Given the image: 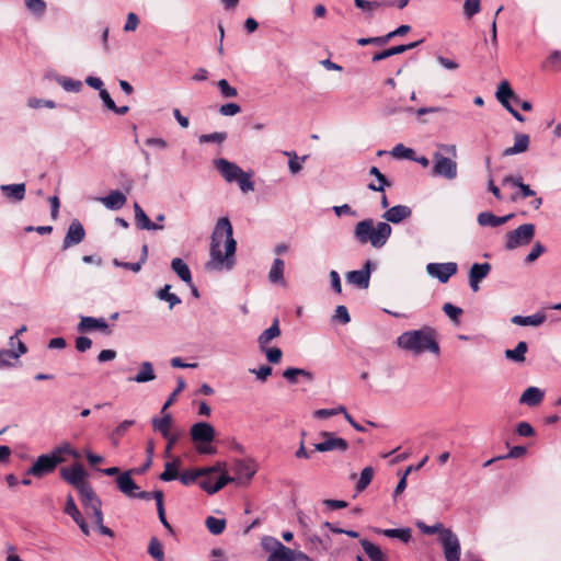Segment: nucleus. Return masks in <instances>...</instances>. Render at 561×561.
Here are the masks:
<instances>
[{
    "label": "nucleus",
    "instance_id": "1",
    "mask_svg": "<svg viewBox=\"0 0 561 561\" xmlns=\"http://www.w3.org/2000/svg\"><path fill=\"white\" fill-rule=\"evenodd\" d=\"M210 261L207 263L208 270H227L234 266V253L237 241L233 238L232 225L228 217H221L210 237Z\"/></svg>",
    "mask_w": 561,
    "mask_h": 561
},
{
    "label": "nucleus",
    "instance_id": "2",
    "mask_svg": "<svg viewBox=\"0 0 561 561\" xmlns=\"http://www.w3.org/2000/svg\"><path fill=\"white\" fill-rule=\"evenodd\" d=\"M400 348L410 351L415 355L424 352H431L435 355L439 354V345L436 341L435 330L431 327H424L420 330L403 332L397 339Z\"/></svg>",
    "mask_w": 561,
    "mask_h": 561
},
{
    "label": "nucleus",
    "instance_id": "3",
    "mask_svg": "<svg viewBox=\"0 0 561 561\" xmlns=\"http://www.w3.org/2000/svg\"><path fill=\"white\" fill-rule=\"evenodd\" d=\"M392 233L390 224L378 221L375 225L374 219L367 218L358 221L354 227V238L359 244H367L375 249L382 248Z\"/></svg>",
    "mask_w": 561,
    "mask_h": 561
},
{
    "label": "nucleus",
    "instance_id": "4",
    "mask_svg": "<svg viewBox=\"0 0 561 561\" xmlns=\"http://www.w3.org/2000/svg\"><path fill=\"white\" fill-rule=\"evenodd\" d=\"M64 455L79 458L78 451L75 450L69 443H64L55 447L50 453L38 456L34 463L27 469L26 474L43 478L54 472L57 466L66 460Z\"/></svg>",
    "mask_w": 561,
    "mask_h": 561
},
{
    "label": "nucleus",
    "instance_id": "5",
    "mask_svg": "<svg viewBox=\"0 0 561 561\" xmlns=\"http://www.w3.org/2000/svg\"><path fill=\"white\" fill-rule=\"evenodd\" d=\"M192 440L197 444V450L199 454L213 455L216 449L210 446V443L215 439V428L207 422L195 423L190 431Z\"/></svg>",
    "mask_w": 561,
    "mask_h": 561
},
{
    "label": "nucleus",
    "instance_id": "6",
    "mask_svg": "<svg viewBox=\"0 0 561 561\" xmlns=\"http://www.w3.org/2000/svg\"><path fill=\"white\" fill-rule=\"evenodd\" d=\"M455 159L456 158L445 156L440 151H435L432 159V174L446 180H455L458 174L457 162Z\"/></svg>",
    "mask_w": 561,
    "mask_h": 561
},
{
    "label": "nucleus",
    "instance_id": "7",
    "mask_svg": "<svg viewBox=\"0 0 561 561\" xmlns=\"http://www.w3.org/2000/svg\"><path fill=\"white\" fill-rule=\"evenodd\" d=\"M321 442L313 444V450L319 453L339 451L344 453L348 449V442L339 437L333 432L322 431L319 433Z\"/></svg>",
    "mask_w": 561,
    "mask_h": 561
},
{
    "label": "nucleus",
    "instance_id": "8",
    "mask_svg": "<svg viewBox=\"0 0 561 561\" xmlns=\"http://www.w3.org/2000/svg\"><path fill=\"white\" fill-rule=\"evenodd\" d=\"M535 236V226L533 224H524L518 228L508 231L505 236V248L514 250L518 247L528 244Z\"/></svg>",
    "mask_w": 561,
    "mask_h": 561
},
{
    "label": "nucleus",
    "instance_id": "9",
    "mask_svg": "<svg viewBox=\"0 0 561 561\" xmlns=\"http://www.w3.org/2000/svg\"><path fill=\"white\" fill-rule=\"evenodd\" d=\"M439 542L443 547L446 561H460V542L456 534L451 530H444L439 536Z\"/></svg>",
    "mask_w": 561,
    "mask_h": 561
},
{
    "label": "nucleus",
    "instance_id": "10",
    "mask_svg": "<svg viewBox=\"0 0 561 561\" xmlns=\"http://www.w3.org/2000/svg\"><path fill=\"white\" fill-rule=\"evenodd\" d=\"M59 474L64 481L77 490L89 484L85 482L87 472L80 463H76L70 468L62 467L59 471Z\"/></svg>",
    "mask_w": 561,
    "mask_h": 561
},
{
    "label": "nucleus",
    "instance_id": "11",
    "mask_svg": "<svg viewBox=\"0 0 561 561\" xmlns=\"http://www.w3.org/2000/svg\"><path fill=\"white\" fill-rule=\"evenodd\" d=\"M77 331L80 333H88L92 331H100L104 335H110L112 330L104 318H95L89 316H82L80 322L77 325Z\"/></svg>",
    "mask_w": 561,
    "mask_h": 561
},
{
    "label": "nucleus",
    "instance_id": "12",
    "mask_svg": "<svg viewBox=\"0 0 561 561\" xmlns=\"http://www.w3.org/2000/svg\"><path fill=\"white\" fill-rule=\"evenodd\" d=\"M458 265L455 262L428 263L426 272L430 276L437 278L440 283H447L457 273Z\"/></svg>",
    "mask_w": 561,
    "mask_h": 561
},
{
    "label": "nucleus",
    "instance_id": "13",
    "mask_svg": "<svg viewBox=\"0 0 561 561\" xmlns=\"http://www.w3.org/2000/svg\"><path fill=\"white\" fill-rule=\"evenodd\" d=\"M82 506L84 507L87 514H91L92 516L102 512V503L101 500L95 494L94 490L90 484L82 486L78 490Z\"/></svg>",
    "mask_w": 561,
    "mask_h": 561
},
{
    "label": "nucleus",
    "instance_id": "14",
    "mask_svg": "<svg viewBox=\"0 0 561 561\" xmlns=\"http://www.w3.org/2000/svg\"><path fill=\"white\" fill-rule=\"evenodd\" d=\"M85 238V230L83 225L78 219H73L66 232L62 241V249L66 250L73 245L81 243Z\"/></svg>",
    "mask_w": 561,
    "mask_h": 561
},
{
    "label": "nucleus",
    "instance_id": "15",
    "mask_svg": "<svg viewBox=\"0 0 561 561\" xmlns=\"http://www.w3.org/2000/svg\"><path fill=\"white\" fill-rule=\"evenodd\" d=\"M203 478L198 485L210 495L220 491L228 483L234 482V478L230 477L227 472H222L215 482H213L210 476H204Z\"/></svg>",
    "mask_w": 561,
    "mask_h": 561
},
{
    "label": "nucleus",
    "instance_id": "16",
    "mask_svg": "<svg viewBox=\"0 0 561 561\" xmlns=\"http://www.w3.org/2000/svg\"><path fill=\"white\" fill-rule=\"evenodd\" d=\"M214 164L222 178L229 183L234 182L240 175H243V171L239 165L224 158L214 160Z\"/></svg>",
    "mask_w": 561,
    "mask_h": 561
},
{
    "label": "nucleus",
    "instance_id": "17",
    "mask_svg": "<svg viewBox=\"0 0 561 561\" xmlns=\"http://www.w3.org/2000/svg\"><path fill=\"white\" fill-rule=\"evenodd\" d=\"M411 216L412 209L407 205H396L393 207L388 208L382 214V218L386 220L385 222H391L393 225H399L403 220L410 218Z\"/></svg>",
    "mask_w": 561,
    "mask_h": 561
},
{
    "label": "nucleus",
    "instance_id": "18",
    "mask_svg": "<svg viewBox=\"0 0 561 561\" xmlns=\"http://www.w3.org/2000/svg\"><path fill=\"white\" fill-rule=\"evenodd\" d=\"M491 268V264L486 262L472 264L469 271V285L473 291L479 290L480 282L489 275Z\"/></svg>",
    "mask_w": 561,
    "mask_h": 561
},
{
    "label": "nucleus",
    "instance_id": "19",
    "mask_svg": "<svg viewBox=\"0 0 561 561\" xmlns=\"http://www.w3.org/2000/svg\"><path fill=\"white\" fill-rule=\"evenodd\" d=\"M135 224L141 230H162L163 226L152 222L138 203L134 204Z\"/></svg>",
    "mask_w": 561,
    "mask_h": 561
},
{
    "label": "nucleus",
    "instance_id": "20",
    "mask_svg": "<svg viewBox=\"0 0 561 561\" xmlns=\"http://www.w3.org/2000/svg\"><path fill=\"white\" fill-rule=\"evenodd\" d=\"M131 470L125 471L121 473L116 479L118 490L128 497H134L136 491L139 490V486L131 478Z\"/></svg>",
    "mask_w": 561,
    "mask_h": 561
},
{
    "label": "nucleus",
    "instance_id": "21",
    "mask_svg": "<svg viewBox=\"0 0 561 561\" xmlns=\"http://www.w3.org/2000/svg\"><path fill=\"white\" fill-rule=\"evenodd\" d=\"M513 217H514V214H508V215L499 217V216H495L491 211H482L478 215L477 220L481 227H493L494 228V227H499V226L506 224Z\"/></svg>",
    "mask_w": 561,
    "mask_h": 561
},
{
    "label": "nucleus",
    "instance_id": "22",
    "mask_svg": "<svg viewBox=\"0 0 561 561\" xmlns=\"http://www.w3.org/2000/svg\"><path fill=\"white\" fill-rule=\"evenodd\" d=\"M423 41H416V42H413V43H410V44H405V45H398V46H393V47H390L388 49H385L382 51H379V53H376L371 60L373 62H377V61H380V60H383L386 58H389L391 56H394V55H398V54H402L407 50H410V49H413L415 47H417Z\"/></svg>",
    "mask_w": 561,
    "mask_h": 561
},
{
    "label": "nucleus",
    "instance_id": "23",
    "mask_svg": "<svg viewBox=\"0 0 561 561\" xmlns=\"http://www.w3.org/2000/svg\"><path fill=\"white\" fill-rule=\"evenodd\" d=\"M100 202L108 209L118 210L127 202L126 195L121 191H111L108 195L101 197Z\"/></svg>",
    "mask_w": 561,
    "mask_h": 561
},
{
    "label": "nucleus",
    "instance_id": "24",
    "mask_svg": "<svg viewBox=\"0 0 561 561\" xmlns=\"http://www.w3.org/2000/svg\"><path fill=\"white\" fill-rule=\"evenodd\" d=\"M502 184L518 187L522 198L533 197L536 195V192L534 190H531V187L528 184H525L523 182V179L520 175H506L502 180Z\"/></svg>",
    "mask_w": 561,
    "mask_h": 561
},
{
    "label": "nucleus",
    "instance_id": "25",
    "mask_svg": "<svg viewBox=\"0 0 561 561\" xmlns=\"http://www.w3.org/2000/svg\"><path fill=\"white\" fill-rule=\"evenodd\" d=\"M280 335L279 320L275 318L270 328L264 330L257 337L260 350H265L270 342Z\"/></svg>",
    "mask_w": 561,
    "mask_h": 561
},
{
    "label": "nucleus",
    "instance_id": "26",
    "mask_svg": "<svg viewBox=\"0 0 561 561\" xmlns=\"http://www.w3.org/2000/svg\"><path fill=\"white\" fill-rule=\"evenodd\" d=\"M545 397V392L537 387H528L520 396L519 403L528 407L538 405Z\"/></svg>",
    "mask_w": 561,
    "mask_h": 561
},
{
    "label": "nucleus",
    "instance_id": "27",
    "mask_svg": "<svg viewBox=\"0 0 561 561\" xmlns=\"http://www.w3.org/2000/svg\"><path fill=\"white\" fill-rule=\"evenodd\" d=\"M529 136L527 134H516L514 137V145L512 147L506 148L503 151L504 157L514 156L518 153L525 152L529 147Z\"/></svg>",
    "mask_w": 561,
    "mask_h": 561
},
{
    "label": "nucleus",
    "instance_id": "28",
    "mask_svg": "<svg viewBox=\"0 0 561 561\" xmlns=\"http://www.w3.org/2000/svg\"><path fill=\"white\" fill-rule=\"evenodd\" d=\"M234 470H236L237 477H233V478H234V481H238V483H243V482L247 483L255 474L254 467L244 460L237 461L234 465Z\"/></svg>",
    "mask_w": 561,
    "mask_h": 561
},
{
    "label": "nucleus",
    "instance_id": "29",
    "mask_svg": "<svg viewBox=\"0 0 561 561\" xmlns=\"http://www.w3.org/2000/svg\"><path fill=\"white\" fill-rule=\"evenodd\" d=\"M283 377L290 385H296L298 382V377H302L307 381L311 382L314 379V375L307 369L288 367L283 371Z\"/></svg>",
    "mask_w": 561,
    "mask_h": 561
},
{
    "label": "nucleus",
    "instance_id": "30",
    "mask_svg": "<svg viewBox=\"0 0 561 561\" xmlns=\"http://www.w3.org/2000/svg\"><path fill=\"white\" fill-rule=\"evenodd\" d=\"M3 195L12 201V202H21L25 197V184L16 183V184H3L0 186Z\"/></svg>",
    "mask_w": 561,
    "mask_h": 561
},
{
    "label": "nucleus",
    "instance_id": "31",
    "mask_svg": "<svg viewBox=\"0 0 561 561\" xmlns=\"http://www.w3.org/2000/svg\"><path fill=\"white\" fill-rule=\"evenodd\" d=\"M156 379V374L153 370V365L150 362H142L139 366V371L134 376L128 378L129 381H134L137 383H146Z\"/></svg>",
    "mask_w": 561,
    "mask_h": 561
},
{
    "label": "nucleus",
    "instance_id": "32",
    "mask_svg": "<svg viewBox=\"0 0 561 561\" xmlns=\"http://www.w3.org/2000/svg\"><path fill=\"white\" fill-rule=\"evenodd\" d=\"M547 317L542 312H537L531 316H514L511 321L514 324L523 327H539L546 321Z\"/></svg>",
    "mask_w": 561,
    "mask_h": 561
},
{
    "label": "nucleus",
    "instance_id": "33",
    "mask_svg": "<svg viewBox=\"0 0 561 561\" xmlns=\"http://www.w3.org/2000/svg\"><path fill=\"white\" fill-rule=\"evenodd\" d=\"M276 550L270 553L266 561H294V550L284 546L280 541H273Z\"/></svg>",
    "mask_w": 561,
    "mask_h": 561
},
{
    "label": "nucleus",
    "instance_id": "34",
    "mask_svg": "<svg viewBox=\"0 0 561 561\" xmlns=\"http://www.w3.org/2000/svg\"><path fill=\"white\" fill-rule=\"evenodd\" d=\"M171 268L182 282H184L187 285H191L192 274L188 265L182 259H173L171 261Z\"/></svg>",
    "mask_w": 561,
    "mask_h": 561
},
{
    "label": "nucleus",
    "instance_id": "35",
    "mask_svg": "<svg viewBox=\"0 0 561 561\" xmlns=\"http://www.w3.org/2000/svg\"><path fill=\"white\" fill-rule=\"evenodd\" d=\"M527 351H528L527 343L525 341H520L517 343L515 348L506 350L504 355H505L506 359L517 363V364H522L526 359L525 354L527 353Z\"/></svg>",
    "mask_w": 561,
    "mask_h": 561
},
{
    "label": "nucleus",
    "instance_id": "36",
    "mask_svg": "<svg viewBox=\"0 0 561 561\" xmlns=\"http://www.w3.org/2000/svg\"><path fill=\"white\" fill-rule=\"evenodd\" d=\"M348 283L357 286L358 288L366 289L369 286L370 278L368 277L367 271L355 270L346 274Z\"/></svg>",
    "mask_w": 561,
    "mask_h": 561
},
{
    "label": "nucleus",
    "instance_id": "37",
    "mask_svg": "<svg viewBox=\"0 0 561 561\" xmlns=\"http://www.w3.org/2000/svg\"><path fill=\"white\" fill-rule=\"evenodd\" d=\"M359 543L370 561H382L383 559H387V556L381 551V549L369 540L360 539Z\"/></svg>",
    "mask_w": 561,
    "mask_h": 561
},
{
    "label": "nucleus",
    "instance_id": "38",
    "mask_svg": "<svg viewBox=\"0 0 561 561\" xmlns=\"http://www.w3.org/2000/svg\"><path fill=\"white\" fill-rule=\"evenodd\" d=\"M495 95L500 103H504L508 100L518 102V96L514 93L507 80H503L499 84Z\"/></svg>",
    "mask_w": 561,
    "mask_h": 561
},
{
    "label": "nucleus",
    "instance_id": "39",
    "mask_svg": "<svg viewBox=\"0 0 561 561\" xmlns=\"http://www.w3.org/2000/svg\"><path fill=\"white\" fill-rule=\"evenodd\" d=\"M172 425V416L171 414H165L161 419L153 417L152 419V426L156 431H158L163 438H169L170 428Z\"/></svg>",
    "mask_w": 561,
    "mask_h": 561
},
{
    "label": "nucleus",
    "instance_id": "40",
    "mask_svg": "<svg viewBox=\"0 0 561 561\" xmlns=\"http://www.w3.org/2000/svg\"><path fill=\"white\" fill-rule=\"evenodd\" d=\"M376 533L382 534L388 538H397L402 542H409L411 539L410 528H392V529H376Z\"/></svg>",
    "mask_w": 561,
    "mask_h": 561
},
{
    "label": "nucleus",
    "instance_id": "41",
    "mask_svg": "<svg viewBox=\"0 0 561 561\" xmlns=\"http://www.w3.org/2000/svg\"><path fill=\"white\" fill-rule=\"evenodd\" d=\"M369 174L376 176L377 181L379 182L378 185H376L374 182L368 184V188L374 192H383L386 186H390L391 183L389 180L379 171L377 167H371L369 170Z\"/></svg>",
    "mask_w": 561,
    "mask_h": 561
},
{
    "label": "nucleus",
    "instance_id": "42",
    "mask_svg": "<svg viewBox=\"0 0 561 561\" xmlns=\"http://www.w3.org/2000/svg\"><path fill=\"white\" fill-rule=\"evenodd\" d=\"M285 263L282 259L276 257L273 261L272 267L268 273V279L271 283H278L284 278Z\"/></svg>",
    "mask_w": 561,
    "mask_h": 561
},
{
    "label": "nucleus",
    "instance_id": "43",
    "mask_svg": "<svg viewBox=\"0 0 561 561\" xmlns=\"http://www.w3.org/2000/svg\"><path fill=\"white\" fill-rule=\"evenodd\" d=\"M170 289L171 285H164L157 291V297L160 300L169 302V307L172 309L174 306L181 304V299L175 294L170 293Z\"/></svg>",
    "mask_w": 561,
    "mask_h": 561
},
{
    "label": "nucleus",
    "instance_id": "44",
    "mask_svg": "<svg viewBox=\"0 0 561 561\" xmlns=\"http://www.w3.org/2000/svg\"><path fill=\"white\" fill-rule=\"evenodd\" d=\"M206 476V472L201 471V468L184 471L181 474H178V479L182 482V484L188 486L194 484L199 478Z\"/></svg>",
    "mask_w": 561,
    "mask_h": 561
},
{
    "label": "nucleus",
    "instance_id": "45",
    "mask_svg": "<svg viewBox=\"0 0 561 561\" xmlns=\"http://www.w3.org/2000/svg\"><path fill=\"white\" fill-rule=\"evenodd\" d=\"M205 525L210 534L220 535L226 528V519L208 516L205 520Z\"/></svg>",
    "mask_w": 561,
    "mask_h": 561
},
{
    "label": "nucleus",
    "instance_id": "46",
    "mask_svg": "<svg viewBox=\"0 0 561 561\" xmlns=\"http://www.w3.org/2000/svg\"><path fill=\"white\" fill-rule=\"evenodd\" d=\"M178 465H179V459L172 461V462H167L164 465V471L160 474V480L162 481H165V482H169V481H173L175 479H178Z\"/></svg>",
    "mask_w": 561,
    "mask_h": 561
},
{
    "label": "nucleus",
    "instance_id": "47",
    "mask_svg": "<svg viewBox=\"0 0 561 561\" xmlns=\"http://www.w3.org/2000/svg\"><path fill=\"white\" fill-rule=\"evenodd\" d=\"M373 477H374L373 467H365L360 472L359 480L356 484V491L363 492L370 484Z\"/></svg>",
    "mask_w": 561,
    "mask_h": 561
},
{
    "label": "nucleus",
    "instance_id": "48",
    "mask_svg": "<svg viewBox=\"0 0 561 561\" xmlns=\"http://www.w3.org/2000/svg\"><path fill=\"white\" fill-rule=\"evenodd\" d=\"M148 553L157 561H162L164 558L163 548L157 537H152L149 541Z\"/></svg>",
    "mask_w": 561,
    "mask_h": 561
},
{
    "label": "nucleus",
    "instance_id": "49",
    "mask_svg": "<svg viewBox=\"0 0 561 561\" xmlns=\"http://www.w3.org/2000/svg\"><path fill=\"white\" fill-rule=\"evenodd\" d=\"M57 82L67 92H79L82 89V82L67 77H60Z\"/></svg>",
    "mask_w": 561,
    "mask_h": 561
},
{
    "label": "nucleus",
    "instance_id": "50",
    "mask_svg": "<svg viewBox=\"0 0 561 561\" xmlns=\"http://www.w3.org/2000/svg\"><path fill=\"white\" fill-rule=\"evenodd\" d=\"M65 513L67 515H69L73 519L75 523H77L83 518L80 511L78 510L71 494H69L67 496L66 505H65Z\"/></svg>",
    "mask_w": 561,
    "mask_h": 561
},
{
    "label": "nucleus",
    "instance_id": "51",
    "mask_svg": "<svg viewBox=\"0 0 561 561\" xmlns=\"http://www.w3.org/2000/svg\"><path fill=\"white\" fill-rule=\"evenodd\" d=\"M26 9L34 15L42 16L46 11V2L44 0H25Z\"/></svg>",
    "mask_w": 561,
    "mask_h": 561
},
{
    "label": "nucleus",
    "instance_id": "52",
    "mask_svg": "<svg viewBox=\"0 0 561 561\" xmlns=\"http://www.w3.org/2000/svg\"><path fill=\"white\" fill-rule=\"evenodd\" d=\"M217 88H218L221 96L225 99H232V98L238 96L237 89L231 87L226 79H220L217 82Z\"/></svg>",
    "mask_w": 561,
    "mask_h": 561
},
{
    "label": "nucleus",
    "instance_id": "53",
    "mask_svg": "<svg viewBox=\"0 0 561 561\" xmlns=\"http://www.w3.org/2000/svg\"><path fill=\"white\" fill-rule=\"evenodd\" d=\"M226 139H227V133H225V131H215L211 134H204V135H201L198 138L201 144L214 142V144H219V145L222 144Z\"/></svg>",
    "mask_w": 561,
    "mask_h": 561
},
{
    "label": "nucleus",
    "instance_id": "54",
    "mask_svg": "<svg viewBox=\"0 0 561 561\" xmlns=\"http://www.w3.org/2000/svg\"><path fill=\"white\" fill-rule=\"evenodd\" d=\"M391 156L397 159H413L414 151L411 148H407L402 144H398L391 150Z\"/></svg>",
    "mask_w": 561,
    "mask_h": 561
},
{
    "label": "nucleus",
    "instance_id": "55",
    "mask_svg": "<svg viewBox=\"0 0 561 561\" xmlns=\"http://www.w3.org/2000/svg\"><path fill=\"white\" fill-rule=\"evenodd\" d=\"M443 311L446 313V316L454 321L455 323L459 322V317L462 314V309L459 307L454 306L450 302H446L443 306Z\"/></svg>",
    "mask_w": 561,
    "mask_h": 561
},
{
    "label": "nucleus",
    "instance_id": "56",
    "mask_svg": "<svg viewBox=\"0 0 561 561\" xmlns=\"http://www.w3.org/2000/svg\"><path fill=\"white\" fill-rule=\"evenodd\" d=\"M178 386L175 390L169 396L168 400L164 402L162 407V412H164L176 399L178 394L184 390L185 388V381L182 377H178L176 379Z\"/></svg>",
    "mask_w": 561,
    "mask_h": 561
},
{
    "label": "nucleus",
    "instance_id": "57",
    "mask_svg": "<svg viewBox=\"0 0 561 561\" xmlns=\"http://www.w3.org/2000/svg\"><path fill=\"white\" fill-rule=\"evenodd\" d=\"M261 351L265 353L266 359L272 364H277L282 359L283 352L278 347H270L268 348L267 346H265V350H261Z\"/></svg>",
    "mask_w": 561,
    "mask_h": 561
},
{
    "label": "nucleus",
    "instance_id": "58",
    "mask_svg": "<svg viewBox=\"0 0 561 561\" xmlns=\"http://www.w3.org/2000/svg\"><path fill=\"white\" fill-rule=\"evenodd\" d=\"M480 11V0H466L463 3V13L471 18Z\"/></svg>",
    "mask_w": 561,
    "mask_h": 561
},
{
    "label": "nucleus",
    "instance_id": "59",
    "mask_svg": "<svg viewBox=\"0 0 561 561\" xmlns=\"http://www.w3.org/2000/svg\"><path fill=\"white\" fill-rule=\"evenodd\" d=\"M333 320H335L342 324L348 323L351 321V317H350L347 308L342 305L337 306L335 309V313L333 316Z\"/></svg>",
    "mask_w": 561,
    "mask_h": 561
},
{
    "label": "nucleus",
    "instance_id": "60",
    "mask_svg": "<svg viewBox=\"0 0 561 561\" xmlns=\"http://www.w3.org/2000/svg\"><path fill=\"white\" fill-rule=\"evenodd\" d=\"M27 105L32 108H41V107L55 108L56 107V104L54 101L36 99V98L28 99Z\"/></svg>",
    "mask_w": 561,
    "mask_h": 561
},
{
    "label": "nucleus",
    "instance_id": "61",
    "mask_svg": "<svg viewBox=\"0 0 561 561\" xmlns=\"http://www.w3.org/2000/svg\"><path fill=\"white\" fill-rule=\"evenodd\" d=\"M241 112V106L237 103H226L220 106L219 113L222 116H234Z\"/></svg>",
    "mask_w": 561,
    "mask_h": 561
},
{
    "label": "nucleus",
    "instance_id": "62",
    "mask_svg": "<svg viewBox=\"0 0 561 561\" xmlns=\"http://www.w3.org/2000/svg\"><path fill=\"white\" fill-rule=\"evenodd\" d=\"M93 517H94V523H95L99 531L102 535L108 536V537H114V531L111 528H108L107 526L103 525V513L102 512L93 515Z\"/></svg>",
    "mask_w": 561,
    "mask_h": 561
},
{
    "label": "nucleus",
    "instance_id": "63",
    "mask_svg": "<svg viewBox=\"0 0 561 561\" xmlns=\"http://www.w3.org/2000/svg\"><path fill=\"white\" fill-rule=\"evenodd\" d=\"M236 182H238L239 187L243 193L254 190V183L251 181L250 175L244 172L243 175H240V178L236 180Z\"/></svg>",
    "mask_w": 561,
    "mask_h": 561
},
{
    "label": "nucleus",
    "instance_id": "64",
    "mask_svg": "<svg viewBox=\"0 0 561 561\" xmlns=\"http://www.w3.org/2000/svg\"><path fill=\"white\" fill-rule=\"evenodd\" d=\"M545 247L540 242H537L525 257V263H531L536 261L545 252Z\"/></svg>",
    "mask_w": 561,
    "mask_h": 561
}]
</instances>
